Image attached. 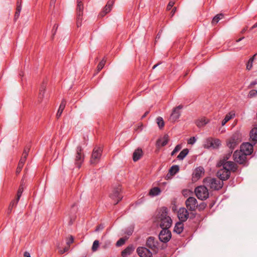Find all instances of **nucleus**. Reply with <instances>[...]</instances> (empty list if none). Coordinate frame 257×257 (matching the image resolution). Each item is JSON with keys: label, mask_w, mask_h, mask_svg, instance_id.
Returning <instances> with one entry per match:
<instances>
[{"label": "nucleus", "mask_w": 257, "mask_h": 257, "mask_svg": "<svg viewBox=\"0 0 257 257\" xmlns=\"http://www.w3.org/2000/svg\"><path fill=\"white\" fill-rule=\"evenodd\" d=\"M194 191L197 197L201 200H206L209 197L208 190L205 185L196 187Z\"/></svg>", "instance_id": "nucleus-4"}, {"label": "nucleus", "mask_w": 257, "mask_h": 257, "mask_svg": "<svg viewBox=\"0 0 257 257\" xmlns=\"http://www.w3.org/2000/svg\"><path fill=\"white\" fill-rule=\"evenodd\" d=\"M152 219L154 222L159 223L161 228H169L172 224V220L169 215V210L166 207L158 208Z\"/></svg>", "instance_id": "nucleus-1"}, {"label": "nucleus", "mask_w": 257, "mask_h": 257, "mask_svg": "<svg viewBox=\"0 0 257 257\" xmlns=\"http://www.w3.org/2000/svg\"><path fill=\"white\" fill-rule=\"evenodd\" d=\"M178 217L180 221L185 222L189 217V213L187 210L182 207L179 209L178 211Z\"/></svg>", "instance_id": "nucleus-17"}, {"label": "nucleus", "mask_w": 257, "mask_h": 257, "mask_svg": "<svg viewBox=\"0 0 257 257\" xmlns=\"http://www.w3.org/2000/svg\"><path fill=\"white\" fill-rule=\"evenodd\" d=\"M74 241V238L71 235L70 237L67 239L66 243L68 245V246L69 247L70 245Z\"/></svg>", "instance_id": "nucleus-51"}, {"label": "nucleus", "mask_w": 257, "mask_h": 257, "mask_svg": "<svg viewBox=\"0 0 257 257\" xmlns=\"http://www.w3.org/2000/svg\"><path fill=\"white\" fill-rule=\"evenodd\" d=\"M241 141V137L239 134L235 133L227 141V146L233 151Z\"/></svg>", "instance_id": "nucleus-5"}, {"label": "nucleus", "mask_w": 257, "mask_h": 257, "mask_svg": "<svg viewBox=\"0 0 257 257\" xmlns=\"http://www.w3.org/2000/svg\"><path fill=\"white\" fill-rule=\"evenodd\" d=\"M235 114L234 113L229 112L227 114L223 120L222 121L221 125L222 126L224 125L226 122H227L230 119L232 118L234 116Z\"/></svg>", "instance_id": "nucleus-29"}, {"label": "nucleus", "mask_w": 257, "mask_h": 257, "mask_svg": "<svg viewBox=\"0 0 257 257\" xmlns=\"http://www.w3.org/2000/svg\"><path fill=\"white\" fill-rule=\"evenodd\" d=\"M182 148L181 145H177L171 153V156H174L177 152H179Z\"/></svg>", "instance_id": "nucleus-41"}, {"label": "nucleus", "mask_w": 257, "mask_h": 257, "mask_svg": "<svg viewBox=\"0 0 257 257\" xmlns=\"http://www.w3.org/2000/svg\"><path fill=\"white\" fill-rule=\"evenodd\" d=\"M46 87V83H45V82H43L40 87L39 96H38V98H39L38 101L40 102H41L43 98L44 97Z\"/></svg>", "instance_id": "nucleus-23"}, {"label": "nucleus", "mask_w": 257, "mask_h": 257, "mask_svg": "<svg viewBox=\"0 0 257 257\" xmlns=\"http://www.w3.org/2000/svg\"><path fill=\"white\" fill-rule=\"evenodd\" d=\"M83 0H77V26L78 27L81 25V22L83 16V11L84 9Z\"/></svg>", "instance_id": "nucleus-8"}, {"label": "nucleus", "mask_w": 257, "mask_h": 257, "mask_svg": "<svg viewBox=\"0 0 257 257\" xmlns=\"http://www.w3.org/2000/svg\"><path fill=\"white\" fill-rule=\"evenodd\" d=\"M257 95V90L252 89L250 90L248 93L249 97H253Z\"/></svg>", "instance_id": "nucleus-45"}, {"label": "nucleus", "mask_w": 257, "mask_h": 257, "mask_svg": "<svg viewBox=\"0 0 257 257\" xmlns=\"http://www.w3.org/2000/svg\"><path fill=\"white\" fill-rule=\"evenodd\" d=\"M232 151L231 150V152L226 154L224 155L222 159H221L219 162H218V165L220 167L221 165H223V164H225L227 162H229L230 161H228L227 160L230 158L232 154Z\"/></svg>", "instance_id": "nucleus-24"}, {"label": "nucleus", "mask_w": 257, "mask_h": 257, "mask_svg": "<svg viewBox=\"0 0 257 257\" xmlns=\"http://www.w3.org/2000/svg\"><path fill=\"white\" fill-rule=\"evenodd\" d=\"M189 150L187 149H183L178 155L177 159L179 160H182L187 155Z\"/></svg>", "instance_id": "nucleus-30"}, {"label": "nucleus", "mask_w": 257, "mask_h": 257, "mask_svg": "<svg viewBox=\"0 0 257 257\" xmlns=\"http://www.w3.org/2000/svg\"><path fill=\"white\" fill-rule=\"evenodd\" d=\"M174 5V2L173 1H170L167 6V9L168 10H170L173 7Z\"/></svg>", "instance_id": "nucleus-52"}, {"label": "nucleus", "mask_w": 257, "mask_h": 257, "mask_svg": "<svg viewBox=\"0 0 257 257\" xmlns=\"http://www.w3.org/2000/svg\"><path fill=\"white\" fill-rule=\"evenodd\" d=\"M23 190H24V187H23V186L22 184H21L19 188V189L18 190V192H17V202H19L20 199V197L22 195V194L23 192Z\"/></svg>", "instance_id": "nucleus-39"}, {"label": "nucleus", "mask_w": 257, "mask_h": 257, "mask_svg": "<svg viewBox=\"0 0 257 257\" xmlns=\"http://www.w3.org/2000/svg\"><path fill=\"white\" fill-rule=\"evenodd\" d=\"M161 193V190L160 188L158 187H154L152 188L150 192H149V195L151 196H156L157 195H159Z\"/></svg>", "instance_id": "nucleus-28"}, {"label": "nucleus", "mask_w": 257, "mask_h": 257, "mask_svg": "<svg viewBox=\"0 0 257 257\" xmlns=\"http://www.w3.org/2000/svg\"><path fill=\"white\" fill-rule=\"evenodd\" d=\"M221 166L223 168L218 171L217 176L222 182L229 179L231 171L235 172L237 169V165L233 162H227Z\"/></svg>", "instance_id": "nucleus-2"}, {"label": "nucleus", "mask_w": 257, "mask_h": 257, "mask_svg": "<svg viewBox=\"0 0 257 257\" xmlns=\"http://www.w3.org/2000/svg\"><path fill=\"white\" fill-rule=\"evenodd\" d=\"M135 250V247L133 245H130L126 247L121 252V255L123 257H126L131 254Z\"/></svg>", "instance_id": "nucleus-20"}, {"label": "nucleus", "mask_w": 257, "mask_h": 257, "mask_svg": "<svg viewBox=\"0 0 257 257\" xmlns=\"http://www.w3.org/2000/svg\"><path fill=\"white\" fill-rule=\"evenodd\" d=\"M183 222L182 221H178L175 224L173 230L174 232L177 234H180L183 231L184 229V224Z\"/></svg>", "instance_id": "nucleus-21"}, {"label": "nucleus", "mask_w": 257, "mask_h": 257, "mask_svg": "<svg viewBox=\"0 0 257 257\" xmlns=\"http://www.w3.org/2000/svg\"><path fill=\"white\" fill-rule=\"evenodd\" d=\"M257 27V22L256 23H255L251 27V29H253L255 28H256Z\"/></svg>", "instance_id": "nucleus-62"}, {"label": "nucleus", "mask_w": 257, "mask_h": 257, "mask_svg": "<svg viewBox=\"0 0 257 257\" xmlns=\"http://www.w3.org/2000/svg\"><path fill=\"white\" fill-rule=\"evenodd\" d=\"M76 151L74 163L76 166L79 169L84 161V155L82 153L83 149L81 146H77Z\"/></svg>", "instance_id": "nucleus-7"}, {"label": "nucleus", "mask_w": 257, "mask_h": 257, "mask_svg": "<svg viewBox=\"0 0 257 257\" xmlns=\"http://www.w3.org/2000/svg\"><path fill=\"white\" fill-rule=\"evenodd\" d=\"M105 63V60L104 59H103L98 64L97 69V71H100L104 67Z\"/></svg>", "instance_id": "nucleus-40"}, {"label": "nucleus", "mask_w": 257, "mask_h": 257, "mask_svg": "<svg viewBox=\"0 0 257 257\" xmlns=\"http://www.w3.org/2000/svg\"><path fill=\"white\" fill-rule=\"evenodd\" d=\"M30 148L29 147H27L24 149L23 154H27L28 155V153L29 152Z\"/></svg>", "instance_id": "nucleus-56"}, {"label": "nucleus", "mask_w": 257, "mask_h": 257, "mask_svg": "<svg viewBox=\"0 0 257 257\" xmlns=\"http://www.w3.org/2000/svg\"><path fill=\"white\" fill-rule=\"evenodd\" d=\"M159 242L154 237H149L146 241V246L153 252L156 253L159 249Z\"/></svg>", "instance_id": "nucleus-9"}, {"label": "nucleus", "mask_w": 257, "mask_h": 257, "mask_svg": "<svg viewBox=\"0 0 257 257\" xmlns=\"http://www.w3.org/2000/svg\"><path fill=\"white\" fill-rule=\"evenodd\" d=\"M257 84V82L256 81H252L251 82L250 84V86L251 87L252 86L255 85Z\"/></svg>", "instance_id": "nucleus-59"}, {"label": "nucleus", "mask_w": 257, "mask_h": 257, "mask_svg": "<svg viewBox=\"0 0 257 257\" xmlns=\"http://www.w3.org/2000/svg\"><path fill=\"white\" fill-rule=\"evenodd\" d=\"M246 155L241 151H235L233 154L234 161L239 164H245L246 163Z\"/></svg>", "instance_id": "nucleus-11"}, {"label": "nucleus", "mask_w": 257, "mask_h": 257, "mask_svg": "<svg viewBox=\"0 0 257 257\" xmlns=\"http://www.w3.org/2000/svg\"><path fill=\"white\" fill-rule=\"evenodd\" d=\"M98 246H99V241L97 240H94L92 246V250L93 251H96L97 249Z\"/></svg>", "instance_id": "nucleus-42"}, {"label": "nucleus", "mask_w": 257, "mask_h": 257, "mask_svg": "<svg viewBox=\"0 0 257 257\" xmlns=\"http://www.w3.org/2000/svg\"><path fill=\"white\" fill-rule=\"evenodd\" d=\"M102 152V150L101 148L95 147L94 148L90 160L91 164L95 165L99 162L101 156Z\"/></svg>", "instance_id": "nucleus-10"}, {"label": "nucleus", "mask_w": 257, "mask_h": 257, "mask_svg": "<svg viewBox=\"0 0 257 257\" xmlns=\"http://www.w3.org/2000/svg\"><path fill=\"white\" fill-rule=\"evenodd\" d=\"M176 10V8H173V10L172 11V13H173L172 15H173L175 13Z\"/></svg>", "instance_id": "nucleus-63"}, {"label": "nucleus", "mask_w": 257, "mask_h": 257, "mask_svg": "<svg viewBox=\"0 0 257 257\" xmlns=\"http://www.w3.org/2000/svg\"><path fill=\"white\" fill-rule=\"evenodd\" d=\"M66 104V101L64 99H63L61 101V104L59 106V109L58 110L57 113L56 114V117L58 118L61 116V115L63 112V111L65 107Z\"/></svg>", "instance_id": "nucleus-25"}, {"label": "nucleus", "mask_w": 257, "mask_h": 257, "mask_svg": "<svg viewBox=\"0 0 257 257\" xmlns=\"http://www.w3.org/2000/svg\"><path fill=\"white\" fill-rule=\"evenodd\" d=\"M21 10H22V6H21V3L20 5H18L17 8H16V11L15 12V16H14V20L15 21H16L19 18Z\"/></svg>", "instance_id": "nucleus-34"}, {"label": "nucleus", "mask_w": 257, "mask_h": 257, "mask_svg": "<svg viewBox=\"0 0 257 257\" xmlns=\"http://www.w3.org/2000/svg\"><path fill=\"white\" fill-rule=\"evenodd\" d=\"M58 25L57 24H55L54 27H53V30H52V31L54 32H53V35H55L56 32V31L58 29Z\"/></svg>", "instance_id": "nucleus-55"}, {"label": "nucleus", "mask_w": 257, "mask_h": 257, "mask_svg": "<svg viewBox=\"0 0 257 257\" xmlns=\"http://www.w3.org/2000/svg\"><path fill=\"white\" fill-rule=\"evenodd\" d=\"M250 138L254 142V144L257 142V127L253 128L250 132Z\"/></svg>", "instance_id": "nucleus-26"}, {"label": "nucleus", "mask_w": 257, "mask_h": 257, "mask_svg": "<svg viewBox=\"0 0 257 257\" xmlns=\"http://www.w3.org/2000/svg\"><path fill=\"white\" fill-rule=\"evenodd\" d=\"M24 257H31L30 253L27 251H25L24 253Z\"/></svg>", "instance_id": "nucleus-57"}, {"label": "nucleus", "mask_w": 257, "mask_h": 257, "mask_svg": "<svg viewBox=\"0 0 257 257\" xmlns=\"http://www.w3.org/2000/svg\"><path fill=\"white\" fill-rule=\"evenodd\" d=\"M179 171V167L178 165L172 166L169 170V173L167 176L170 175V176H174Z\"/></svg>", "instance_id": "nucleus-27"}, {"label": "nucleus", "mask_w": 257, "mask_h": 257, "mask_svg": "<svg viewBox=\"0 0 257 257\" xmlns=\"http://www.w3.org/2000/svg\"><path fill=\"white\" fill-rule=\"evenodd\" d=\"M69 247H65L63 249L60 250L61 254H63L69 250Z\"/></svg>", "instance_id": "nucleus-54"}, {"label": "nucleus", "mask_w": 257, "mask_h": 257, "mask_svg": "<svg viewBox=\"0 0 257 257\" xmlns=\"http://www.w3.org/2000/svg\"><path fill=\"white\" fill-rule=\"evenodd\" d=\"M221 145L220 141L218 139H213L212 138V146L211 148L212 149H217L218 148L220 145Z\"/></svg>", "instance_id": "nucleus-36"}, {"label": "nucleus", "mask_w": 257, "mask_h": 257, "mask_svg": "<svg viewBox=\"0 0 257 257\" xmlns=\"http://www.w3.org/2000/svg\"><path fill=\"white\" fill-rule=\"evenodd\" d=\"M198 209L199 211L204 210L206 207V204L204 202L201 203L199 205H198Z\"/></svg>", "instance_id": "nucleus-47"}, {"label": "nucleus", "mask_w": 257, "mask_h": 257, "mask_svg": "<svg viewBox=\"0 0 257 257\" xmlns=\"http://www.w3.org/2000/svg\"><path fill=\"white\" fill-rule=\"evenodd\" d=\"M21 2L22 3V0H18L17 3V6L18 5H20Z\"/></svg>", "instance_id": "nucleus-64"}, {"label": "nucleus", "mask_w": 257, "mask_h": 257, "mask_svg": "<svg viewBox=\"0 0 257 257\" xmlns=\"http://www.w3.org/2000/svg\"><path fill=\"white\" fill-rule=\"evenodd\" d=\"M162 229L160 231L159 234V238L160 241L167 243L168 242L172 237V234L171 231L169 230V228H161Z\"/></svg>", "instance_id": "nucleus-12"}, {"label": "nucleus", "mask_w": 257, "mask_h": 257, "mask_svg": "<svg viewBox=\"0 0 257 257\" xmlns=\"http://www.w3.org/2000/svg\"><path fill=\"white\" fill-rule=\"evenodd\" d=\"M240 151L247 156L250 155L253 152V145L249 143H244L240 146Z\"/></svg>", "instance_id": "nucleus-14"}, {"label": "nucleus", "mask_w": 257, "mask_h": 257, "mask_svg": "<svg viewBox=\"0 0 257 257\" xmlns=\"http://www.w3.org/2000/svg\"><path fill=\"white\" fill-rule=\"evenodd\" d=\"M187 209L190 211H195L198 206L197 200L195 197H189L185 202Z\"/></svg>", "instance_id": "nucleus-13"}, {"label": "nucleus", "mask_w": 257, "mask_h": 257, "mask_svg": "<svg viewBox=\"0 0 257 257\" xmlns=\"http://www.w3.org/2000/svg\"><path fill=\"white\" fill-rule=\"evenodd\" d=\"M56 2V0H51V2H50L51 6H52V5H53L54 6Z\"/></svg>", "instance_id": "nucleus-58"}, {"label": "nucleus", "mask_w": 257, "mask_h": 257, "mask_svg": "<svg viewBox=\"0 0 257 257\" xmlns=\"http://www.w3.org/2000/svg\"><path fill=\"white\" fill-rule=\"evenodd\" d=\"M223 18V15L222 14H219L217 15H216L213 19L212 21V24L213 25L216 24L218 21L222 19Z\"/></svg>", "instance_id": "nucleus-35"}, {"label": "nucleus", "mask_w": 257, "mask_h": 257, "mask_svg": "<svg viewBox=\"0 0 257 257\" xmlns=\"http://www.w3.org/2000/svg\"><path fill=\"white\" fill-rule=\"evenodd\" d=\"M207 121L205 119H201L199 122H197V125L198 126H201L204 125L207 123Z\"/></svg>", "instance_id": "nucleus-46"}, {"label": "nucleus", "mask_w": 257, "mask_h": 257, "mask_svg": "<svg viewBox=\"0 0 257 257\" xmlns=\"http://www.w3.org/2000/svg\"><path fill=\"white\" fill-rule=\"evenodd\" d=\"M169 141V137L167 135H165L162 138L159 139L157 142L158 146L164 147L166 146Z\"/></svg>", "instance_id": "nucleus-22"}, {"label": "nucleus", "mask_w": 257, "mask_h": 257, "mask_svg": "<svg viewBox=\"0 0 257 257\" xmlns=\"http://www.w3.org/2000/svg\"><path fill=\"white\" fill-rule=\"evenodd\" d=\"M203 146L205 148H211L212 146V138H208L206 139L204 142Z\"/></svg>", "instance_id": "nucleus-33"}, {"label": "nucleus", "mask_w": 257, "mask_h": 257, "mask_svg": "<svg viewBox=\"0 0 257 257\" xmlns=\"http://www.w3.org/2000/svg\"><path fill=\"white\" fill-rule=\"evenodd\" d=\"M203 183L206 187L214 190H219L223 185L222 181L215 178L206 177L203 180Z\"/></svg>", "instance_id": "nucleus-3"}, {"label": "nucleus", "mask_w": 257, "mask_h": 257, "mask_svg": "<svg viewBox=\"0 0 257 257\" xmlns=\"http://www.w3.org/2000/svg\"><path fill=\"white\" fill-rule=\"evenodd\" d=\"M204 173V169L202 167H198L196 169L194 173V176L197 179L200 178L202 174Z\"/></svg>", "instance_id": "nucleus-32"}, {"label": "nucleus", "mask_w": 257, "mask_h": 257, "mask_svg": "<svg viewBox=\"0 0 257 257\" xmlns=\"http://www.w3.org/2000/svg\"><path fill=\"white\" fill-rule=\"evenodd\" d=\"M183 108V106L179 105L174 108L169 118V120L172 122H175L178 120L180 116V110Z\"/></svg>", "instance_id": "nucleus-16"}, {"label": "nucleus", "mask_w": 257, "mask_h": 257, "mask_svg": "<svg viewBox=\"0 0 257 257\" xmlns=\"http://www.w3.org/2000/svg\"><path fill=\"white\" fill-rule=\"evenodd\" d=\"M113 1H108L107 4L104 8L103 11L100 13V16L101 17H104L106 14L108 13L111 10L112 6L113 4Z\"/></svg>", "instance_id": "nucleus-18"}, {"label": "nucleus", "mask_w": 257, "mask_h": 257, "mask_svg": "<svg viewBox=\"0 0 257 257\" xmlns=\"http://www.w3.org/2000/svg\"><path fill=\"white\" fill-rule=\"evenodd\" d=\"M149 113V111H146L145 114L142 116V118H145L147 115Z\"/></svg>", "instance_id": "nucleus-60"}, {"label": "nucleus", "mask_w": 257, "mask_h": 257, "mask_svg": "<svg viewBox=\"0 0 257 257\" xmlns=\"http://www.w3.org/2000/svg\"><path fill=\"white\" fill-rule=\"evenodd\" d=\"M23 166L24 165L22 164V162L21 163H19V164H18V167L17 168V170H16V173L17 174H19L20 173V172L21 171L23 167Z\"/></svg>", "instance_id": "nucleus-48"}, {"label": "nucleus", "mask_w": 257, "mask_h": 257, "mask_svg": "<svg viewBox=\"0 0 257 257\" xmlns=\"http://www.w3.org/2000/svg\"><path fill=\"white\" fill-rule=\"evenodd\" d=\"M157 123L159 127L162 129L164 126V121L162 117L159 116L156 119Z\"/></svg>", "instance_id": "nucleus-38"}, {"label": "nucleus", "mask_w": 257, "mask_h": 257, "mask_svg": "<svg viewBox=\"0 0 257 257\" xmlns=\"http://www.w3.org/2000/svg\"><path fill=\"white\" fill-rule=\"evenodd\" d=\"M244 38V37H241V38H239V39L236 40V43H238V42H239L241 41L242 40H243Z\"/></svg>", "instance_id": "nucleus-61"}, {"label": "nucleus", "mask_w": 257, "mask_h": 257, "mask_svg": "<svg viewBox=\"0 0 257 257\" xmlns=\"http://www.w3.org/2000/svg\"><path fill=\"white\" fill-rule=\"evenodd\" d=\"M256 54H254L253 56L249 58L247 64L246 69L248 70H250L252 67V63Z\"/></svg>", "instance_id": "nucleus-37"}, {"label": "nucleus", "mask_w": 257, "mask_h": 257, "mask_svg": "<svg viewBox=\"0 0 257 257\" xmlns=\"http://www.w3.org/2000/svg\"><path fill=\"white\" fill-rule=\"evenodd\" d=\"M137 252L140 257H153L152 252L149 249L143 246L138 247Z\"/></svg>", "instance_id": "nucleus-15"}, {"label": "nucleus", "mask_w": 257, "mask_h": 257, "mask_svg": "<svg viewBox=\"0 0 257 257\" xmlns=\"http://www.w3.org/2000/svg\"><path fill=\"white\" fill-rule=\"evenodd\" d=\"M143 155V151L141 148H138L134 151L133 155V160L134 162L139 160Z\"/></svg>", "instance_id": "nucleus-19"}, {"label": "nucleus", "mask_w": 257, "mask_h": 257, "mask_svg": "<svg viewBox=\"0 0 257 257\" xmlns=\"http://www.w3.org/2000/svg\"><path fill=\"white\" fill-rule=\"evenodd\" d=\"M18 203V202H17V199L11 201L7 210V213L8 214H10L12 212L13 208L17 206Z\"/></svg>", "instance_id": "nucleus-31"}, {"label": "nucleus", "mask_w": 257, "mask_h": 257, "mask_svg": "<svg viewBox=\"0 0 257 257\" xmlns=\"http://www.w3.org/2000/svg\"><path fill=\"white\" fill-rule=\"evenodd\" d=\"M103 228V225L100 224L96 227L95 231L97 232V231H99L100 230H102Z\"/></svg>", "instance_id": "nucleus-53"}, {"label": "nucleus", "mask_w": 257, "mask_h": 257, "mask_svg": "<svg viewBox=\"0 0 257 257\" xmlns=\"http://www.w3.org/2000/svg\"><path fill=\"white\" fill-rule=\"evenodd\" d=\"M27 154H23L22 155V157H21L20 161H19V163H21L22 162V164L24 165L25 164V161L27 159Z\"/></svg>", "instance_id": "nucleus-49"}, {"label": "nucleus", "mask_w": 257, "mask_h": 257, "mask_svg": "<svg viewBox=\"0 0 257 257\" xmlns=\"http://www.w3.org/2000/svg\"><path fill=\"white\" fill-rule=\"evenodd\" d=\"M196 141V139L194 137H191L188 141V144L193 145L194 144Z\"/></svg>", "instance_id": "nucleus-50"}, {"label": "nucleus", "mask_w": 257, "mask_h": 257, "mask_svg": "<svg viewBox=\"0 0 257 257\" xmlns=\"http://www.w3.org/2000/svg\"><path fill=\"white\" fill-rule=\"evenodd\" d=\"M110 197L114 201V204H117L122 199L121 187L118 185L114 188L109 195Z\"/></svg>", "instance_id": "nucleus-6"}, {"label": "nucleus", "mask_w": 257, "mask_h": 257, "mask_svg": "<svg viewBox=\"0 0 257 257\" xmlns=\"http://www.w3.org/2000/svg\"><path fill=\"white\" fill-rule=\"evenodd\" d=\"M78 207L76 203H74L71 208L70 213L71 214H75L77 211Z\"/></svg>", "instance_id": "nucleus-43"}, {"label": "nucleus", "mask_w": 257, "mask_h": 257, "mask_svg": "<svg viewBox=\"0 0 257 257\" xmlns=\"http://www.w3.org/2000/svg\"><path fill=\"white\" fill-rule=\"evenodd\" d=\"M125 242V239L123 238H120L116 243V245L117 246H120L124 244Z\"/></svg>", "instance_id": "nucleus-44"}]
</instances>
